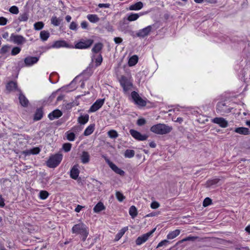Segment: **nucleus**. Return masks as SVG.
Segmentation results:
<instances>
[{
    "instance_id": "aec40b11",
    "label": "nucleus",
    "mask_w": 250,
    "mask_h": 250,
    "mask_svg": "<svg viewBox=\"0 0 250 250\" xmlns=\"http://www.w3.org/2000/svg\"><path fill=\"white\" fill-rule=\"evenodd\" d=\"M234 131L237 133L245 135L250 134L249 129L244 127H237L235 128Z\"/></svg>"
},
{
    "instance_id": "423d86ee",
    "label": "nucleus",
    "mask_w": 250,
    "mask_h": 250,
    "mask_svg": "<svg viewBox=\"0 0 250 250\" xmlns=\"http://www.w3.org/2000/svg\"><path fill=\"white\" fill-rule=\"evenodd\" d=\"M232 108L229 107L226 104L223 102H221L218 103L216 105V111L221 114L225 113H228L231 111Z\"/></svg>"
},
{
    "instance_id": "de8ad7c7",
    "label": "nucleus",
    "mask_w": 250,
    "mask_h": 250,
    "mask_svg": "<svg viewBox=\"0 0 250 250\" xmlns=\"http://www.w3.org/2000/svg\"><path fill=\"white\" fill-rule=\"evenodd\" d=\"M72 147V145L70 143H64L62 145V149L63 150L66 152H69Z\"/></svg>"
},
{
    "instance_id": "4c0bfd02",
    "label": "nucleus",
    "mask_w": 250,
    "mask_h": 250,
    "mask_svg": "<svg viewBox=\"0 0 250 250\" xmlns=\"http://www.w3.org/2000/svg\"><path fill=\"white\" fill-rule=\"evenodd\" d=\"M140 15H142V14H139L137 13H131L128 15L127 20L129 21H135L139 18Z\"/></svg>"
},
{
    "instance_id": "052dcab7",
    "label": "nucleus",
    "mask_w": 250,
    "mask_h": 250,
    "mask_svg": "<svg viewBox=\"0 0 250 250\" xmlns=\"http://www.w3.org/2000/svg\"><path fill=\"white\" fill-rule=\"evenodd\" d=\"M168 243V241L167 240H164L161 241L157 245V248L161 247L163 246L167 245V244Z\"/></svg>"
},
{
    "instance_id": "13d9d810",
    "label": "nucleus",
    "mask_w": 250,
    "mask_h": 250,
    "mask_svg": "<svg viewBox=\"0 0 250 250\" xmlns=\"http://www.w3.org/2000/svg\"><path fill=\"white\" fill-rule=\"evenodd\" d=\"M7 19L3 17H0V25H5L7 23Z\"/></svg>"
},
{
    "instance_id": "6e6d98bb",
    "label": "nucleus",
    "mask_w": 250,
    "mask_h": 250,
    "mask_svg": "<svg viewBox=\"0 0 250 250\" xmlns=\"http://www.w3.org/2000/svg\"><path fill=\"white\" fill-rule=\"evenodd\" d=\"M211 204V200L208 198H206L203 202V205L204 207H207Z\"/></svg>"
},
{
    "instance_id": "69168bd1",
    "label": "nucleus",
    "mask_w": 250,
    "mask_h": 250,
    "mask_svg": "<svg viewBox=\"0 0 250 250\" xmlns=\"http://www.w3.org/2000/svg\"><path fill=\"white\" fill-rule=\"evenodd\" d=\"M114 42H115L116 43H117V44H119V43H121V42H122V41H123V40H122V39L121 38H120V37H115V38H114Z\"/></svg>"
},
{
    "instance_id": "4be33fe9",
    "label": "nucleus",
    "mask_w": 250,
    "mask_h": 250,
    "mask_svg": "<svg viewBox=\"0 0 250 250\" xmlns=\"http://www.w3.org/2000/svg\"><path fill=\"white\" fill-rule=\"evenodd\" d=\"M19 99L22 106L24 107L27 106L29 103L28 100L22 93L20 94Z\"/></svg>"
},
{
    "instance_id": "338daca9",
    "label": "nucleus",
    "mask_w": 250,
    "mask_h": 250,
    "mask_svg": "<svg viewBox=\"0 0 250 250\" xmlns=\"http://www.w3.org/2000/svg\"><path fill=\"white\" fill-rule=\"evenodd\" d=\"M5 206L4 200L2 197V196H0V207H3Z\"/></svg>"
},
{
    "instance_id": "39448f33",
    "label": "nucleus",
    "mask_w": 250,
    "mask_h": 250,
    "mask_svg": "<svg viewBox=\"0 0 250 250\" xmlns=\"http://www.w3.org/2000/svg\"><path fill=\"white\" fill-rule=\"evenodd\" d=\"M131 96L135 104L140 106H145L146 105V101L142 99L137 92L135 91L132 92Z\"/></svg>"
},
{
    "instance_id": "9d476101",
    "label": "nucleus",
    "mask_w": 250,
    "mask_h": 250,
    "mask_svg": "<svg viewBox=\"0 0 250 250\" xmlns=\"http://www.w3.org/2000/svg\"><path fill=\"white\" fill-rule=\"evenodd\" d=\"M152 28V26L148 25L143 29L139 30L136 33V35L138 37L144 38L149 34Z\"/></svg>"
},
{
    "instance_id": "393cba45",
    "label": "nucleus",
    "mask_w": 250,
    "mask_h": 250,
    "mask_svg": "<svg viewBox=\"0 0 250 250\" xmlns=\"http://www.w3.org/2000/svg\"><path fill=\"white\" fill-rule=\"evenodd\" d=\"M180 230L178 229L170 231L167 236V239L171 240L176 238L180 234Z\"/></svg>"
},
{
    "instance_id": "f704fd0d",
    "label": "nucleus",
    "mask_w": 250,
    "mask_h": 250,
    "mask_svg": "<svg viewBox=\"0 0 250 250\" xmlns=\"http://www.w3.org/2000/svg\"><path fill=\"white\" fill-rule=\"evenodd\" d=\"M50 34L48 31L43 30L40 32V38L43 41H46L49 37Z\"/></svg>"
},
{
    "instance_id": "20e7f679",
    "label": "nucleus",
    "mask_w": 250,
    "mask_h": 250,
    "mask_svg": "<svg viewBox=\"0 0 250 250\" xmlns=\"http://www.w3.org/2000/svg\"><path fill=\"white\" fill-rule=\"evenodd\" d=\"M63 155L61 153H58L51 155L46 162V165L50 168L56 167L61 162Z\"/></svg>"
},
{
    "instance_id": "f257e3e1",
    "label": "nucleus",
    "mask_w": 250,
    "mask_h": 250,
    "mask_svg": "<svg viewBox=\"0 0 250 250\" xmlns=\"http://www.w3.org/2000/svg\"><path fill=\"white\" fill-rule=\"evenodd\" d=\"M72 232L76 234H80L84 241L88 236L89 230L86 226L83 223L75 225L72 228Z\"/></svg>"
},
{
    "instance_id": "c85d7f7f",
    "label": "nucleus",
    "mask_w": 250,
    "mask_h": 250,
    "mask_svg": "<svg viewBox=\"0 0 250 250\" xmlns=\"http://www.w3.org/2000/svg\"><path fill=\"white\" fill-rule=\"evenodd\" d=\"M43 111L42 108H38L37 109L34 117V121H39L41 120L43 116Z\"/></svg>"
},
{
    "instance_id": "37998d69",
    "label": "nucleus",
    "mask_w": 250,
    "mask_h": 250,
    "mask_svg": "<svg viewBox=\"0 0 250 250\" xmlns=\"http://www.w3.org/2000/svg\"><path fill=\"white\" fill-rule=\"evenodd\" d=\"M108 136L112 139H115L118 137V133L115 130H110L107 132Z\"/></svg>"
},
{
    "instance_id": "6e6552de",
    "label": "nucleus",
    "mask_w": 250,
    "mask_h": 250,
    "mask_svg": "<svg viewBox=\"0 0 250 250\" xmlns=\"http://www.w3.org/2000/svg\"><path fill=\"white\" fill-rule=\"evenodd\" d=\"M156 229H153L151 231L144 234V235L138 237L136 240V244L137 245H141L143 243L146 242L149 237L155 231Z\"/></svg>"
},
{
    "instance_id": "58836bf2",
    "label": "nucleus",
    "mask_w": 250,
    "mask_h": 250,
    "mask_svg": "<svg viewBox=\"0 0 250 250\" xmlns=\"http://www.w3.org/2000/svg\"><path fill=\"white\" fill-rule=\"evenodd\" d=\"M103 48L102 43L99 42L95 44L92 49V51L93 53H99Z\"/></svg>"
},
{
    "instance_id": "5701e85b",
    "label": "nucleus",
    "mask_w": 250,
    "mask_h": 250,
    "mask_svg": "<svg viewBox=\"0 0 250 250\" xmlns=\"http://www.w3.org/2000/svg\"><path fill=\"white\" fill-rule=\"evenodd\" d=\"M105 209V207L104 204L101 202H98L93 208V211L95 213H99Z\"/></svg>"
},
{
    "instance_id": "dca6fc26",
    "label": "nucleus",
    "mask_w": 250,
    "mask_h": 250,
    "mask_svg": "<svg viewBox=\"0 0 250 250\" xmlns=\"http://www.w3.org/2000/svg\"><path fill=\"white\" fill-rule=\"evenodd\" d=\"M79 167L78 165H75L71 168L70 171V176L72 179L76 180L78 178L80 174Z\"/></svg>"
},
{
    "instance_id": "bb28decb",
    "label": "nucleus",
    "mask_w": 250,
    "mask_h": 250,
    "mask_svg": "<svg viewBox=\"0 0 250 250\" xmlns=\"http://www.w3.org/2000/svg\"><path fill=\"white\" fill-rule=\"evenodd\" d=\"M76 86L75 85V79L71 82V83L68 85L62 87L64 90L67 92L71 91L75 89Z\"/></svg>"
},
{
    "instance_id": "f03ea898",
    "label": "nucleus",
    "mask_w": 250,
    "mask_h": 250,
    "mask_svg": "<svg viewBox=\"0 0 250 250\" xmlns=\"http://www.w3.org/2000/svg\"><path fill=\"white\" fill-rule=\"evenodd\" d=\"M172 127L164 124H158L152 126L150 131L155 134L164 135L169 133Z\"/></svg>"
},
{
    "instance_id": "c756f323",
    "label": "nucleus",
    "mask_w": 250,
    "mask_h": 250,
    "mask_svg": "<svg viewBox=\"0 0 250 250\" xmlns=\"http://www.w3.org/2000/svg\"><path fill=\"white\" fill-rule=\"evenodd\" d=\"M6 89L8 91H11L16 90L17 88V85L16 83L11 81L7 83L6 86Z\"/></svg>"
},
{
    "instance_id": "09e8293b",
    "label": "nucleus",
    "mask_w": 250,
    "mask_h": 250,
    "mask_svg": "<svg viewBox=\"0 0 250 250\" xmlns=\"http://www.w3.org/2000/svg\"><path fill=\"white\" fill-rule=\"evenodd\" d=\"M198 238L196 236H188L182 240H181L179 242L183 243L184 242L188 241H193Z\"/></svg>"
},
{
    "instance_id": "a18cd8bd",
    "label": "nucleus",
    "mask_w": 250,
    "mask_h": 250,
    "mask_svg": "<svg viewBox=\"0 0 250 250\" xmlns=\"http://www.w3.org/2000/svg\"><path fill=\"white\" fill-rule=\"evenodd\" d=\"M219 180L220 179L217 178L208 180L206 183V186L207 187H210L212 186L215 185L219 182Z\"/></svg>"
},
{
    "instance_id": "2f4dec72",
    "label": "nucleus",
    "mask_w": 250,
    "mask_h": 250,
    "mask_svg": "<svg viewBox=\"0 0 250 250\" xmlns=\"http://www.w3.org/2000/svg\"><path fill=\"white\" fill-rule=\"evenodd\" d=\"M87 19L92 23H96L100 20L98 16L96 14H89L87 16Z\"/></svg>"
},
{
    "instance_id": "72a5a7b5",
    "label": "nucleus",
    "mask_w": 250,
    "mask_h": 250,
    "mask_svg": "<svg viewBox=\"0 0 250 250\" xmlns=\"http://www.w3.org/2000/svg\"><path fill=\"white\" fill-rule=\"evenodd\" d=\"M94 125H90L85 129L83 134L84 136H88L91 134L94 130Z\"/></svg>"
},
{
    "instance_id": "a19ab883",
    "label": "nucleus",
    "mask_w": 250,
    "mask_h": 250,
    "mask_svg": "<svg viewBox=\"0 0 250 250\" xmlns=\"http://www.w3.org/2000/svg\"><path fill=\"white\" fill-rule=\"evenodd\" d=\"M62 20L56 16H53L51 19V23L54 26H57L60 24Z\"/></svg>"
},
{
    "instance_id": "412c9836",
    "label": "nucleus",
    "mask_w": 250,
    "mask_h": 250,
    "mask_svg": "<svg viewBox=\"0 0 250 250\" xmlns=\"http://www.w3.org/2000/svg\"><path fill=\"white\" fill-rule=\"evenodd\" d=\"M10 49V46L8 45H5L2 46L0 49V54L1 55V56L0 57V58H1L2 56H4V58H6L7 56V54L8 53Z\"/></svg>"
},
{
    "instance_id": "bf43d9fd",
    "label": "nucleus",
    "mask_w": 250,
    "mask_h": 250,
    "mask_svg": "<svg viewBox=\"0 0 250 250\" xmlns=\"http://www.w3.org/2000/svg\"><path fill=\"white\" fill-rule=\"evenodd\" d=\"M160 206V204L156 201L152 202L150 205V207L152 209H156Z\"/></svg>"
},
{
    "instance_id": "49530a36",
    "label": "nucleus",
    "mask_w": 250,
    "mask_h": 250,
    "mask_svg": "<svg viewBox=\"0 0 250 250\" xmlns=\"http://www.w3.org/2000/svg\"><path fill=\"white\" fill-rule=\"evenodd\" d=\"M44 26V24L42 21L37 22L34 23V27L36 30H41Z\"/></svg>"
},
{
    "instance_id": "864d4df0",
    "label": "nucleus",
    "mask_w": 250,
    "mask_h": 250,
    "mask_svg": "<svg viewBox=\"0 0 250 250\" xmlns=\"http://www.w3.org/2000/svg\"><path fill=\"white\" fill-rule=\"evenodd\" d=\"M243 64H245V62L243 63V64H242V66L243 65ZM246 65H245V67L243 68V69L240 70V74L242 75V78H243V79L244 80H245V73L246 72V71L248 70V68L246 67Z\"/></svg>"
},
{
    "instance_id": "7c9ffc66",
    "label": "nucleus",
    "mask_w": 250,
    "mask_h": 250,
    "mask_svg": "<svg viewBox=\"0 0 250 250\" xmlns=\"http://www.w3.org/2000/svg\"><path fill=\"white\" fill-rule=\"evenodd\" d=\"M128 230V227H124L122 228L116 234L115 240L116 241L119 240L124 235L125 233Z\"/></svg>"
},
{
    "instance_id": "7ed1b4c3",
    "label": "nucleus",
    "mask_w": 250,
    "mask_h": 250,
    "mask_svg": "<svg viewBox=\"0 0 250 250\" xmlns=\"http://www.w3.org/2000/svg\"><path fill=\"white\" fill-rule=\"evenodd\" d=\"M133 80L131 76H122L119 80L121 86L125 94L128 93L133 86Z\"/></svg>"
},
{
    "instance_id": "603ef678",
    "label": "nucleus",
    "mask_w": 250,
    "mask_h": 250,
    "mask_svg": "<svg viewBox=\"0 0 250 250\" xmlns=\"http://www.w3.org/2000/svg\"><path fill=\"white\" fill-rule=\"evenodd\" d=\"M21 50V49L19 47H14L11 51V55L13 56H15L18 54Z\"/></svg>"
},
{
    "instance_id": "2eb2a0df",
    "label": "nucleus",
    "mask_w": 250,
    "mask_h": 250,
    "mask_svg": "<svg viewBox=\"0 0 250 250\" xmlns=\"http://www.w3.org/2000/svg\"><path fill=\"white\" fill-rule=\"evenodd\" d=\"M39 60V57L28 56L24 59L26 66H30L36 63Z\"/></svg>"
},
{
    "instance_id": "c03bdc74",
    "label": "nucleus",
    "mask_w": 250,
    "mask_h": 250,
    "mask_svg": "<svg viewBox=\"0 0 250 250\" xmlns=\"http://www.w3.org/2000/svg\"><path fill=\"white\" fill-rule=\"evenodd\" d=\"M49 196L48 192L46 190H41L39 193V198L42 200H45Z\"/></svg>"
},
{
    "instance_id": "4d7b16f0",
    "label": "nucleus",
    "mask_w": 250,
    "mask_h": 250,
    "mask_svg": "<svg viewBox=\"0 0 250 250\" xmlns=\"http://www.w3.org/2000/svg\"><path fill=\"white\" fill-rule=\"evenodd\" d=\"M69 28L72 30H77L78 28V24L75 21H72L69 26Z\"/></svg>"
},
{
    "instance_id": "3c124183",
    "label": "nucleus",
    "mask_w": 250,
    "mask_h": 250,
    "mask_svg": "<svg viewBox=\"0 0 250 250\" xmlns=\"http://www.w3.org/2000/svg\"><path fill=\"white\" fill-rule=\"evenodd\" d=\"M9 11L13 14H18L19 12V8L17 6H11L9 9Z\"/></svg>"
},
{
    "instance_id": "f3484780",
    "label": "nucleus",
    "mask_w": 250,
    "mask_h": 250,
    "mask_svg": "<svg viewBox=\"0 0 250 250\" xmlns=\"http://www.w3.org/2000/svg\"><path fill=\"white\" fill-rule=\"evenodd\" d=\"M68 44L63 40L57 41L54 42L51 46L52 48H59L61 47H68Z\"/></svg>"
},
{
    "instance_id": "6ab92c4d",
    "label": "nucleus",
    "mask_w": 250,
    "mask_h": 250,
    "mask_svg": "<svg viewBox=\"0 0 250 250\" xmlns=\"http://www.w3.org/2000/svg\"><path fill=\"white\" fill-rule=\"evenodd\" d=\"M62 111L59 109L54 110L48 114V118L51 120H53L60 117L62 115Z\"/></svg>"
},
{
    "instance_id": "774afa93",
    "label": "nucleus",
    "mask_w": 250,
    "mask_h": 250,
    "mask_svg": "<svg viewBox=\"0 0 250 250\" xmlns=\"http://www.w3.org/2000/svg\"><path fill=\"white\" fill-rule=\"evenodd\" d=\"M83 208V206H82L81 205H77V206L75 208V211L76 212H79Z\"/></svg>"
},
{
    "instance_id": "ea45409f",
    "label": "nucleus",
    "mask_w": 250,
    "mask_h": 250,
    "mask_svg": "<svg viewBox=\"0 0 250 250\" xmlns=\"http://www.w3.org/2000/svg\"><path fill=\"white\" fill-rule=\"evenodd\" d=\"M129 213L132 218H135L137 215V208L134 206L130 207L129 210Z\"/></svg>"
},
{
    "instance_id": "680f3d73",
    "label": "nucleus",
    "mask_w": 250,
    "mask_h": 250,
    "mask_svg": "<svg viewBox=\"0 0 250 250\" xmlns=\"http://www.w3.org/2000/svg\"><path fill=\"white\" fill-rule=\"evenodd\" d=\"M145 123L146 120L143 118L139 119L137 121V125L140 126L144 125Z\"/></svg>"
},
{
    "instance_id": "e433bc0d",
    "label": "nucleus",
    "mask_w": 250,
    "mask_h": 250,
    "mask_svg": "<svg viewBox=\"0 0 250 250\" xmlns=\"http://www.w3.org/2000/svg\"><path fill=\"white\" fill-rule=\"evenodd\" d=\"M29 18V14L27 12L20 14L18 18L20 21H26Z\"/></svg>"
},
{
    "instance_id": "473e14b6",
    "label": "nucleus",
    "mask_w": 250,
    "mask_h": 250,
    "mask_svg": "<svg viewBox=\"0 0 250 250\" xmlns=\"http://www.w3.org/2000/svg\"><path fill=\"white\" fill-rule=\"evenodd\" d=\"M138 61V57L137 55H133L128 60V64L129 66L135 65Z\"/></svg>"
},
{
    "instance_id": "0e129e2a",
    "label": "nucleus",
    "mask_w": 250,
    "mask_h": 250,
    "mask_svg": "<svg viewBox=\"0 0 250 250\" xmlns=\"http://www.w3.org/2000/svg\"><path fill=\"white\" fill-rule=\"evenodd\" d=\"M81 27L83 29H86L87 27L88 23L86 21H83L81 24Z\"/></svg>"
},
{
    "instance_id": "9b49d317",
    "label": "nucleus",
    "mask_w": 250,
    "mask_h": 250,
    "mask_svg": "<svg viewBox=\"0 0 250 250\" xmlns=\"http://www.w3.org/2000/svg\"><path fill=\"white\" fill-rule=\"evenodd\" d=\"M104 99L97 100L90 107L89 112H94L99 109L104 104Z\"/></svg>"
},
{
    "instance_id": "1a4fd4ad",
    "label": "nucleus",
    "mask_w": 250,
    "mask_h": 250,
    "mask_svg": "<svg viewBox=\"0 0 250 250\" xmlns=\"http://www.w3.org/2000/svg\"><path fill=\"white\" fill-rule=\"evenodd\" d=\"M92 40H86L80 41L75 44V48L77 49H86L89 48L93 43Z\"/></svg>"
},
{
    "instance_id": "c9c22d12",
    "label": "nucleus",
    "mask_w": 250,
    "mask_h": 250,
    "mask_svg": "<svg viewBox=\"0 0 250 250\" xmlns=\"http://www.w3.org/2000/svg\"><path fill=\"white\" fill-rule=\"evenodd\" d=\"M65 134L67 140L69 141H74L75 140L76 136L74 132L69 130L67 131Z\"/></svg>"
},
{
    "instance_id": "a878e982",
    "label": "nucleus",
    "mask_w": 250,
    "mask_h": 250,
    "mask_svg": "<svg viewBox=\"0 0 250 250\" xmlns=\"http://www.w3.org/2000/svg\"><path fill=\"white\" fill-rule=\"evenodd\" d=\"M143 7V3L141 1H139L134 4L131 5L129 7V10H139Z\"/></svg>"
},
{
    "instance_id": "a211bd4d",
    "label": "nucleus",
    "mask_w": 250,
    "mask_h": 250,
    "mask_svg": "<svg viewBox=\"0 0 250 250\" xmlns=\"http://www.w3.org/2000/svg\"><path fill=\"white\" fill-rule=\"evenodd\" d=\"M41 149L39 147H35L31 149H26L23 151L22 154H23L25 156H29L31 154H37L39 153Z\"/></svg>"
},
{
    "instance_id": "f8f14e48",
    "label": "nucleus",
    "mask_w": 250,
    "mask_h": 250,
    "mask_svg": "<svg viewBox=\"0 0 250 250\" xmlns=\"http://www.w3.org/2000/svg\"><path fill=\"white\" fill-rule=\"evenodd\" d=\"M11 42L18 44H22L25 42L24 38L21 35L12 34L10 37Z\"/></svg>"
},
{
    "instance_id": "b1692460",
    "label": "nucleus",
    "mask_w": 250,
    "mask_h": 250,
    "mask_svg": "<svg viewBox=\"0 0 250 250\" xmlns=\"http://www.w3.org/2000/svg\"><path fill=\"white\" fill-rule=\"evenodd\" d=\"M81 162L83 164H87L89 162L90 156L86 151H83L81 156Z\"/></svg>"
},
{
    "instance_id": "79ce46f5",
    "label": "nucleus",
    "mask_w": 250,
    "mask_h": 250,
    "mask_svg": "<svg viewBox=\"0 0 250 250\" xmlns=\"http://www.w3.org/2000/svg\"><path fill=\"white\" fill-rule=\"evenodd\" d=\"M135 151L133 150L127 149L125 151L124 156L125 158H131L134 156Z\"/></svg>"
},
{
    "instance_id": "ddd939ff",
    "label": "nucleus",
    "mask_w": 250,
    "mask_h": 250,
    "mask_svg": "<svg viewBox=\"0 0 250 250\" xmlns=\"http://www.w3.org/2000/svg\"><path fill=\"white\" fill-rule=\"evenodd\" d=\"M212 122L218 125L220 127L225 128L228 125V122L222 117H216L212 120Z\"/></svg>"
},
{
    "instance_id": "cd10ccee",
    "label": "nucleus",
    "mask_w": 250,
    "mask_h": 250,
    "mask_svg": "<svg viewBox=\"0 0 250 250\" xmlns=\"http://www.w3.org/2000/svg\"><path fill=\"white\" fill-rule=\"evenodd\" d=\"M89 120V116L87 114L80 116L78 119V122L81 125H85Z\"/></svg>"
},
{
    "instance_id": "0eeeda50",
    "label": "nucleus",
    "mask_w": 250,
    "mask_h": 250,
    "mask_svg": "<svg viewBox=\"0 0 250 250\" xmlns=\"http://www.w3.org/2000/svg\"><path fill=\"white\" fill-rule=\"evenodd\" d=\"M129 132L135 139L140 141L146 140L148 137V135L142 134L140 132L134 129H130Z\"/></svg>"
},
{
    "instance_id": "5fc2aeb1",
    "label": "nucleus",
    "mask_w": 250,
    "mask_h": 250,
    "mask_svg": "<svg viewBox=\"0 0 250 250\" xmlns=\"http://www.w3.org/2000/svg\"><path fill=\"white\" fill-rule=\"evenodd\" d=\"M103 61V58L101 55H99L95 59L96 65L99 66Z\"/></svg>"
},
{
    "instance_id": "e2e57ef3",
    "label": "nucleus",
    "mask_w": 250,
    "mask_h": 250,
    "mask_svg": "<svg viewBox=\"0 0 250 250\" xmlns=\"http://www.w3.org/2000/svg\"><path fill=\"white\" fill-rule=\"evenodd\" d=\"M110 6V4L109 3H100L98 5L99 7L100 8H109Z\"/></svg>"
},
{
    "instance_id": "4468645a",
    "label": "nucleus",
    "mask_w": 250,
    "mask_h": 250,
    "mask_svg": "<svg viewBox=\"0 0 250 250\" xmlns=\"http://www.w3.org/2000/svg\"><path fill=\"white\" fill-rule=\"evenodd\" d=\"M107 163H108L109 167L111 168V169L114 171L116 173L121 175V176H124L125 175V171L120 168H119L115 164H114L113 163L110 162L109 160H107L106 161Z\"/></svg>"
},
{
    "instance_id": "8fccbe9b",
    "label": "nucleus",
    "mask_w": 250,
    "mask_h": 250,
    "mask_svg": "<svg viewBox=\"0 0 250 250\" xmlns=\"http://www.w3.org/2000/svg\"><path fill=\"white\" fill-rule=\"evenodd\" d=\"M116 197L119 202H122L125 199V196L120 191L116 192Z\"/></svg>"
}]
</instances>
